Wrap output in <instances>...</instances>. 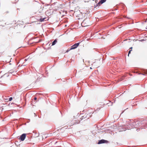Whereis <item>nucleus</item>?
I'll list each match as a JSON object with an SVG mask.
<instances>
[{
	"label": "nucleus",
	"instance_id": "14",
	"mask_svg": "<svg viewBox=\"0 0 147 147\" xmlns=\"http://www.w3.org/2000/svg\"><path fill=\"white\" fill-rule=\"evenodd\" d=\"M146 73L147 74V71H146Z\"/></svg>",
	"mask_w": 147,
	"mask_h": 147
},
{
	"label": "nucleus",
	"instance_id": "12",
	"mask_svg": "<svg viewBox=\"0 0 147 147\" xmlns=\"http://www.w3.org/2000/svg\"><path fill=\"white\" fill-rule=\"evenodd\" d=\"M129 19H130L131 18L130 17H127Z\"/></svg>",
	"mask_w": 147,
	"mask_h": 147
},
{
	"label": "nucleus",
	"instance_id": "13",
	"mask_svg": "<svg viewBox=\"0 0 147 147\" xmlns=\"http://www.w3.org/2000/svg\"><path fill=\"white\" fill-rule=\"evenodd\" d=\"M130 49H131V50H132V47H131L130 48Z\"/></svg>",
	"mask_w": 147,
	"mask_h": 147
},
{
	"label": "nucleus",
	"instance_id": "5",
	"mask_svg": "<svg viewBox=\"0 0 147 147\" xmlns=\"http://www.w3.org/2000/svg\"><path fill=\"white\" fill-rule=\"evenodd\" d=\"M26 136V134H23L20 137V139L21 140V141H23L25 139Z\"/></svg>",
	"mask_w": 147,
	"mask_h": 147
},
{
	"label": "nucleus",
	"instance_id": "3",
	"mask_svg": "<svg viewBox=\"0 0 147 147\" xmlns=\"http://www.w3.org/2000/svg\"><path fill=\"white\" fill-rule=\"evenodd\" d=\"M80 44V42H78L77 43L75 44L74 45H72L70 48V49L69 50H67L66 51L67 52H68L70 50H72L73 49H74L76 48Z\"/></svg>",
	"mask_w": 147,
	"mask_h": 147
},
{
	"label": "nucleus",
	"instance_id": "1",
	"mask_svg": "<svg viewBox=\"0 0 147 147\" xmlns=\"http://www.w3.org/2000/svg\"><path fill=\"white\" fill-rule=\"evenodd\" d=\"M89 22L90 21L89 19H85L82 23L81 25L83 27H85L89 26L90 25Z\"/></svg>",
	"mask_w": 147,
	"mask_h": 147
},
{
	"label": "nucleus",
	"instance_id": "11",
	"mask_svg": "<svg viewBox=\"0 0 147 147\" xmlns=\"http://www.w3.org/2000/svg\"><path fill=\"white\" fill-rule=\"evenodd\" d=\"M37 100V98H36V97H35V98H34V100L35 101V100Z\"/></svg>",
	"mask_w": 147,
	"mask_h": 147
},
{
	"label": "nucleus",
	"instance_id": "9",
	"mask_svg": "<svg viewBox=\"0 0 147 147\" xmlns=\"http://www.w3.org/2000/svg\"><path fill=\"white\" fill-rule=\"evenodd\" d=\"M132 51V50H130L129 51V53H128V56H129V54L130 53H131V52Z\"/></svg>",
	"mask_w": 147,
	"mask_h": 147
},
{
	"label": "nucleus",
	"instance_id": "2",
	"mask_svg": "<svg viewBox=\"0 0 147 147\" xmlns=\"http://www.w3.org/2000/svg\"><path fill=\"white\" fill-rule=\"evenodd\" d=\"M83 1L84 3H88V4L90 6H92L93 4H94L95 2L94 0H83Z\"/></svg>",
	"mask_w": 147,
	"mask_h": 147
},
{
	"label": "nucleus",
	"instance_id": "10",
	"mask_svg": "<svg viewBox=\"0 0 147 147\" xmlns=\"http://www.w3.org/2000/svg\"><path fill=\"white\" fill-rule=\"evenodd\" d=\"M12 100V97H10L9 99V101H10L11 100Z\"/></svg>",
	"mask_w": 147,
	"mask_h": 147
},
{
	"label": "nucleus",
	"instance_id": "7",
	"mask_svg": "<svg viewBox=\"0 0 147 147\" xmlns=\"http://www.w3.org/2000/svg\"><path fill=\"white\" fill-rule=\"evenodd\" d=\"M45 19V18L40 19L39 21L41 22H42L44 21V20Z\"/></svg>",
	"mask_w": 147,
	"mask_h": 147
},
{
	"label": "nucleus",
	"instance_id": "8",
	"mask_svg": "<svg viewBox=\"0 0 147 147\" xmlns=\"http://www.w3.org/2000/svg\"><path fill=\"white\" fill-rule=\"evenodd\" d=\"M106 0H100V3H101V4L105 2Z\"/></svg>",
	"mask_w": 147,
	"mask_h": 147
},
{
	"label": "nucleus",
	"instance_id": "6",
	"mask_svg": "<svg viewBox=\"0 0 147 147\" xmlns=\"http://www.w3.org/2000/svg\"><path fill=\"white\" fill-rule=\"evenodd\" d=\"M57 42V40L56 39H55L53 42L52 44V45H54Z\"/></svg>",
	"mask_w": 147,
	"mask_h": 147
},
{
	"label": "nucleus",
	"instance_id": "4",
	"mask_svg": "<svg viewBox=\"0 0 147 147\" xmlns=\"http://www.w3.org/2000/svg\"><path fill=\"white\" fill-rule=\"evenodd\" d=\"M108 141L107 140H101L99 141L98 144H100L104 143H108Z\"/></svg>",
	"mask_w": 147,
	"mask_h": 147
}]
</instances>
